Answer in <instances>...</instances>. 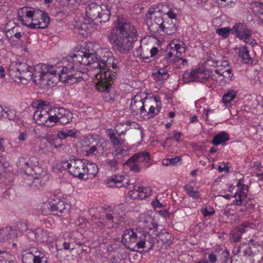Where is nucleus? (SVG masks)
<instances>
[{
  "label": "nucleus",
  "mask_w": 263,
  "mask_h": 263,
  "mask_svg": "<svg viewBox=\"0 0 263 263\" xmlns=\"http://www.w3.org/2000/svg\"><path fill=\"white\" fill-rule=\"evenodd\" d=\"M135 234V229L129 228L126 229L122 236V242L129 249L132 250V245L134 241Z\"/></svg>",
  "instance_id": "20"
},
{
  "label": "nucleus",
  "mask_w": 263,
  "mask_h": 263,
  "mask_svg": "<svg viewBox=\"0 0 263 263\" xmlns=\"http://www.w3.org/2000/svg\"><path fill=\"white\" fill-rule=\"evenodd\" d=\"M83 51H85V55L88 57L90 60L89 61L92 64V68H99L101 69L103 68L102 71H103V73L102 72L101 77L103 76L104 79H106V78L114 79L115 77L116 73L114 72L112 73L108 70L109 65H110V62H109L108 60H105V58L99 60L97 57L96 51L93 48V44L92 43L87 44L84 48Z\"/></svg>",
  "instance_id": "3"
},
{
  "label": "nucleus",
  "mask_w": 263,
  "mask_h": 263,
  "mask_svg": "<svg viewBox=\"0 0 263 263\" xmlns=\"http://www.w3.org/2000/svg\"><path fill=\"white\" fill-rule=\"evenodd\" d=\"M183 79L185 83L196 81V70L185 71L183 74Z\"/></svg>",
  "instance_id": "40"
},
{
  "label": "nucleus",
  "mask_w": 263,
  "mask_h": 263,
  "mask_svg": "<svg viewBox=\"0 0 263 263\" xmlns=\"http://www.w3.org/2000/svg\"><path fill=\"white\" fill-rule=\"evenodd\" d=\"M243 254L249 256L252 254V251L250 246H248L246 247L243 250Z\"/></svg>",
  "instance_id": "64"
},
{
  "label": "nucleus",
  "mask_w": 263,
  "mask_h": 263,
  "mask_svg": "<svg viewBox=\"0 0 263 263\" xmlns=\"http://www.w3.org/2000/svg\"><path fill=\"white\" fill-rule=\"evenodd\" d=\"M124 164L130 165V170L131 171H133L135 172H138L140 171V167H139V165L138 164H136L135 162H130L128 164H126L125 162Z\"/></svg>",
  "instance_id": "58"
},
{
  "label": "nucleus",
  "mask_w": 263,
  "mask_h": 263,
  "mask_svg": "<svg viewBox=\"0 0 263 263\" xmlns=\"http://www.w3.org/2000/svg\"><path fill=\"white\" fill-rule=\"evenodd\" d=\"M47 118L46 124L47 127H52L55 123H59L58 116L55 112L52 110V108L50 109Z\"/></svg>",
  "instance_id": "34"
},
{
  "label": "nucleus",
  "mask_w": 263,
  "mask_h": 263,
  "mask_svg": "<svg viewBox=\"0 0 263 263\" xmlns=\"http://www.w3.org/2000/svg\"><path fill=\"white\" fill-rule=\"evenodd\" d=\"M88 17L87 16L83 19V22L80 23L78 25V28H76V29H81L82 31H88L90 30L92 28V24H94V21H90Z\"/></svg>",
  "instance_id": "37"
},
{
  "label": "nucleus",
  "mask_w": 263,
  "mask_h": 263,
  "mask_svg": "<svg viewBox=\"0 0 263 263\" xmlns=\"http://www.w3.org/2000/svg\"><path fill=\"white\" fill-rule=\"evenodd\" d=\"M18 164V166L24 170L25 174L28 175H31L32 174L34 168L31 166L28 160L24 158H21L19 159Z\"/></svg>",
  "instance_id": "33"
},
{
  "label": "nucleus",
  "mask_w": 263,
  "mask_h": 263,
  "mask_svg": "<svg viewBox=\"0 0 263 263\" xmlns=\"http://www.w3.org/2000/svg\"><path fill=\"white\" fill-rule=\"evenodd\" d=\"M29 238L34 237L36 241L40 242H46L49 240V233L47 230L39 228L34 231L29 230L28 232Z\"/></svg>",
  "instance_id": "18"
},
{
  "label": "nucleus",
  "mask_w": 263,
  "mask_h": 263,
  "mask_svg": "<svg viewBox=\"0 0 263 263\" xmlns=\"http://www.w3.org/2000/svg\"><path fill=\"white\" fill-rule=\"evenodd\" d=\"M52 110L58 116L59 122L62 124H66L71 121L73 118L72 113L63 107H54Z\"/></svg>",
  "instance_id": "16"
},
{
  "label": "nucleus",
  "mask_w": 263,
  "mask_h": 263,
  "mask_svg": "<svg viewBox=\"0 0 263 263\" xmlns=\"http://www.w3.org/2000/svg\"><path fill=\"white\" fill-rule=\"evenodd\" d=\"M151 160V156L149 153L147 152H140L135 154L126 162V164H128L130 162H135L137 161L140 162H148Z\"/></svg>",
  "instance_id": "25"
},
{
  "label": "nucleus",
  "mask_w": 263,
  "mask_h": 263,
  "mask_svg": "<svg viewBox=\"0 0 263 263\" xmlns=\"http://www.w3.org/2000/svg\"><path fill=\"white\" fill-rule=\"evenodd\" d=\"M69 205L66 204L63 201L51 199L44 202L42 205V211L43 215L52 214L54 216H62L68 213Z\"/></svg>",
  "instance_id": "5"
},
{
  "label": "nucleus",
  "mask_w": 263,
  "mask_h": 263,
  "mask_svg": "<svg viewBox=\"0 0 263 263\" xmlns=\"http://www.w3.org/2000/svg\"><path fill=\"white\" fill-rule=\"evenodd\" d=\"M159 6L155 5L151 7L145 16V20L147 25H152L153 15H159L160 10L158 9Z\"/></svg>",
  "instance_id": "29"
},
{
  "label": "nucleus",
  "mask_w": 263,
  "mask_h": 263,
  "mask_svg": "<svg viewBox=\"0 0 263 263\" xmlns=\"http://www.w3.org/2000/svg\"><path fill=\"white\" fill-rule=\"evenodd\" d=\"M171 235L168 233H161L159 235V239L163 243H168L171 240Z\"/></svg>",
  "instance_id": "50"
},
{
  "label": "nucleus",
  "mask_w": 263,
  "mask_h": 263,
  "mask_svg": "<svg viewBox=\"0 0 263 263\" xmlns=\"http://www.w3.org/2000/svg\"><path fill=\"white\" fill-rule=\"evenodd\" d=\"M28 161L33 168L34 167L37 166L39 163L38 158L34 156H31Z\"/></svg>",
  "instance_id": "56"
},
{
  "label": "nucleus",
  "mask_w": 263,
  "mask_h": 263,
  "mask_svg": "<svg viewBox=\"0 0 263 263\" xmlns=\"http://www.w3.org/2000/svg\"><path fill=\"white\" fill-rule=\"evenodd\" d=\"M230 31H232V29H230L228 27L218 28L216 30V32L219 35L223 37L226 38L229 35Z\"/></svg>",
  "instance_id": "49"
},
{
  "label": "nucleus",
  "mask_w": 263,
  "mask_h": 263,
  "mask_svg": "<svg viewBox=\"0 0 263 263\" xmlns=\"http://www.w3.org/2000/svg\"><path fill=\"white\" fill-rule=\"evenodd\" d=\"M78 130L76 129L60 130L57 133V137L60 139H65L69 137L76 138L77 137Z\"/></svg>",
  "instance_id": "31"
},
{
  "label": "nucleus",
  "mask_w": 263,
  "mask_h": 263,
  "mask_svg": "<svg viewBox=\"0 0 263 263\" xmlns=\"http://www.w3.org/2000/svg\"><path fill=\"white\" fill-rule=\"evenodd\" d=\"M252 33V31L248 29L247 25L243 23H237L232 28V34H236V36L239 39L252 46H255L257 43L254 39L251 37Z\"/></svg>",
  "instance_id": "8"
},
{
  "label": "nucleus",
  "mask_w": 263,
  "mask_h": 263,
  "mask_svg": "<svg viewBox=\"0 0 263 263\" xmlns=\"http://www.w3.org/2000/svg\"><path fill=\"white\" fill-rule=\"evenodd\" d=\"M86 16L90 21H94V24L99 25L102 22L108 21L110 16V11L105 5H98L96 3L89 4L86 11Z\"/></svg>",
  "instance_id": "4"
},
{
  "label": "nucleus",
  "mask_w": 263,
  "mask_h": 263,
  "mask_svg": "<svg viewBox=\"0 0 263 263\" xmlns=\"http://www.w3.org/2000/svg\"><path fill=\"white\" fill-rule=\"evenodd\" d=\"M6 114V118L10 120L14 119L16 117V111L13 109H8L7 110L3 111Z\"/></svg>",
  "instance_id": "52"
},
{
  "label": "nucleus",
  "mask_w": 263,
  "mask_h": 263,
  "mask_svg": "<svg viewBox=\"0 0 263 263\" xmlns=\"http://www.w3.org/2000/svg\"><path fill=\"white\" fill-rule=\"evenodd\" d=\"M148 106V102L144 101L142 93H137L131 100L130 110L136 114H142L146 112L145 106Z\"/></svg>",
  "instance_id": "10"
},
{
  "label": "nucleus",
  "mask_w": 263,
  "mask_h": 263,
  "mask_svg": "<svg viewBox=\"0 0 263 263\" xmlns=\"http://www.w3.org/2000/svg\"><path fill=\"white\" fill-rule=\"evenodd\" d=\"M230 139L229 134L226 132H221L215 135L212 140V143L215 145H218Z\"/></svg>",
  "instance_id": "28"
},
{
  "label": "nucleus",
  "mask_w": 263,
  "mask_h": 263,
  "mask_svg": "<svg viewBox=\"0 0 263 263\" xmlns=\"http://www.w3.org/2000/svg\"><path fill=\"white\" fill-rule=\"evenodd\" d=\"M170 48H173L175 52V57H178V55H181L182 52L185 51V48L183 47H181L179 44H175L174 43H171L170 44Z\"/></svg>",
  "instance_id": "46"
},
{
  "label": "nucleus",
  "mask_w": 263,
  "mask_h": 263,
  "mask_svg": "<svg viewBox=\"0 0 263 263\" xmlns=\"http://www.w3.org/2000/svg\"><path fill=\"white\" fill-rule=\"evenodd\" d=\"M28 257H29L30 259L32 260L34 262H40L41 260L44 259L45 257L43 252L34 247L23 251L22 262L24 263L28 262Z\"/></svg>",
  "instance_id": "13"
},
{
  "label": "nucleus",
  "mask_w": 263,
  "mask_h": 263,
  "mask_svg": "<svg viewBox=\"0 0 263 263\" xmlns=\"http://www.w3.org/2000/svg\"><path fill=\"white\" fill-rule=\"evenodd\" d=\"M236 186L239 188V190L235 193L234 197L236 198V204L239 205L247 198L248 190V186L243 184V178L238 180Z\"/></svg>",
  "instance_id": "17"
},
{
  "label": "nucleus",
  "mask_w": 263,
  "mask_h": 263,
  "mask_svg": "<svg viewBox=\"0 0 263 263\" xmlns=\"http://www.w3.org/2000/svg\"><path fill=\"white\" fill-rule=\"evenodd\" d=\"M236 96L234 91L232 90L225 93L222 97L223 102L226 104L230 103Z\"/></svg>",
  "instance_id": "45"
},
{
  "label": "nucleus",
  "mask_w": 263,
  "mask_h": 263,
  "mask_svg": "<svg viewBox=\"0 0 263 263\" xmlns=\"http://www.w3.org/2000/svg\"><path fill=\"white\" fill-rule=\"evenodd\" d=\"M232 71L231 68H228L223 71L222 77L224 78L231 79L232 77Z\"/></svg>",
  "instance_id": "59"
},
{
  "label": "nucleus",
  "mask_w": 263,
  "mask_h": 263,
  "mask_svg": "<svg viewBox=\"0 0 263 263\" xmlns=\"http://www.w3.org/2000/svg\"><path fill=\"white\" fill-rule=\"evenodd\" d=\"M124 152V150L123 148H117L115 151L112 152V156L114 157H118L119 159L122 161L123 157V153Z\"/></svg>",
  "instance_id": "54"
},
{
  "label": "nucleus",
  "mask_w": 263,
  "mask_h": 263,
  "mask_svg": "<svg viewBox=\"0 0 263 263\" xmlns=\"http://www.w3.org/2000/svg\"><path fill=\"white\" fill-rule=\"evenodd\" d=\"M134 190L137 193V195L135 198L144 199L150 196L152 193V189L150 186H144L143 185H134Z\"/></svg>",
  "instance_id": "23"
},
{
  "label": "nucleus",
  "mask_w": 263,
  "mask_h": 263,
  "mask_svg": "<svg viewBox=\"0 0 263 263\" xmlns=\"http://www.w3.org/2000/svg\"><path fill=\"white\" fill-rule=\"evenodd\" d=\"M122 160L119 159L118 157H114L112 159H107L105 160V163L108 164L111 169L116 170L118 165L122 162Z\"/></svg>",
  "instance_id": "43"
},
{
  "label": "nucleus",
  "mask_w": 263,
  "mask_h": 263,
  "mask_svg": "<svg viewBox=\"0 0 263 263\" xmlns=\"http://www.w3.org/2000/svg\"><path fill=\"white\" fill-rule=\"evenodd\" d=\"M125 177L122 175H114L110 178L108 184L110 187L119 188L124 186L125 183L126 184H129L128 182H125Z\"/></svg>",
  "instance_id": "26"
},
{
  "label": "nucleus",
  "mask_w": 263,
  "mask_h": 263,
  "mask_svg": "<svg viewBox=\"0 0 263 263\" xmlns=\"http://www.w3.org/2000/svg\"><path fill=\"white\" fill-rule=\"evenodd\" d=\"M138 36L136 27L126 18L118 16L108 39L116 52L124 54L129 53L133 49Z\"/></svg>",
  "instance_id": "1"
},
{
  "label": "nucleus",
  "mask_w": 263,
  "mask_h": 263,
  "mask_svg": "<svg viewBox=\"0 0 263 263\" xmlns=\"http://www.w3.org/2000/svg\"><path fill=\"white\" fill-rule=\"evenodd\" d=\"M97 149L98 154H102L107 150V142L104 139L99 140L95 144Z\"/></svg>",
  "instance_id": "42"
},
{
  "label": "nucleus",
  "mask_w": 263,
  "mask_h": 263,
  "mask_svg": "<svg viewBox=\"0 0 263 263\" xmlns=\"http://www.w3.org/2000/svg\"><path fill=\"white\" fill-rule=\"evenodd\" d=\"M210 77L208 71L197 69L196 70V81L203 82Z\"/></svg>",
  "instance_id": "39"
},
{
  "label": "nucleus",
  "mask_w": 263,
  "mask_h": 263,
  "mask_svg": "<svg viewBox=\"0 0 263 263\" xmlns=\"http://www.w3.org/2000/svg\"><path fill=\"white\" fill-rule=\"evenodd\" d=\"M106 135L109 137L110 142L114 146H119L121 145L124 141L121 138L116 136V134L112 129H108L106 131Z\"/></svg>",
  "instance_id": "30"
},
{
  "label": "nucleus",
  "mask_w": 263,
  "mask_h": 263,
  "mask_svg": "<svg viewBox=\"0 0 263 263\" xmlns=\"http://www.w3.org/2000/svg\"><path fill=\"white\" fill-rule=\"evenodd\" d=\"M148 236L149 233L147 232L142 230L141 228H136L134 241L132 245V249L136 250L145 248L146 237Z\"/></svg>",
  "instance_id": "12"
},
{
  "label": "nucleus",
  "mask_w": 263,
  "mask_h": 263,
  "mask_svg": "<svg viewBox=\"0 0 263 263\" xmlns=\"http://www.w3.org/2000/svg\"><path fill=\"white\" fill-rule=\"evenodd\" d=\"M76 162V159L70 160V162H68L66 161L64 163L63 167L65 169H68L69 170V172L71 174V168H72L73 165L74 163Z\"/></svg>",
  "instance_id": "57"
},
{
  "label": "nucleus",
  "mask_w": 263,
  "mask_h": 263,
  "mask_svg": "<svg viewBox=\"0 0 263 263\" xmlns=\"http://www.w3.org/2000/svg\"><path fill=\"white\" fill-rule=\"evenodd\" d=\"M29 67L26 63L12 62L9 67V74L15 82H17V78H20L21 74L29 69Z\"/></svg>",
  "instance_id": "11"
},
{
  "label": "nucleus",
  "mask_w": 263,
  "mask_h": 263,
  "mask_svg": "<svg viewBox=\"0 0 263 263\" xmlns=\"http://www.w3.org/2000/svg\"><path fill=\"white\" fill-rule=\"evenodd\" d=\"M63 247L65 250H73L74 249L73 245H72L70 242H66V241L63 242Z\"/></svg>",
  "instance_id": "60"
},
{
  "label": "nucleus",
  "mask_w": 263,
  "mask_h": 263,
  "mask_svg": "<svg viewBox=\"0 0 263 263\" xmlns=\"http://www.w3.org/2000/svg\"><path fill=\"white\" fill-rule=\"evenodd\" d=\"M132 121L130 120H127L124 122H122V123H120L119 124H118V125H117L116 127V131L117 132V133H118V136L119 137H121V136L122 135H123L125 134V132L126 130H127V129L126 128H125V131L124 130H121L120 131V127L121 126H122L123 127L125 125H126V126H130L132 124Z\"/></svg>",
  "instance_id": "48"
},
{
  "label": "nucleus",
  "mask_w": 263,
  "mask_h": 263,
  "mask_svg": "<svg viewBox=\"0 0 263 263\" xmlns=\"http://www.w3.org/2000/svg\"><path fill=\"white\" fill-rule=\"evenodd\" d=\"M172 23L167 24L166 25L164 24V28L161 29V30L163 31L164 33H167L168 35H171L174 33L176 30L177 27L176 25V24L171 20Z\"/></svg>",
  "instance_id": "41"
},
{
  "label": "nucleus",
  "mask_w": 263,
  "mask_h": 263,
  "mask_svg": "<svg viewBox=\"0 0 263 263\" xmlns=\"http://www.w3.org/2000/svg\"><path fill=\"white\" fill-rule=\"evenodd\" d=\"M106 60H108L109 62H110V65L109 67V69L110 72L112 73L114 72L116 73L115 77L114 79H111L110 78H106V79H104L103 76L101 77V74L102 72L103 73V71H102L103 68H97L98 70H99V73H98L96 76L97 79L99 80L97 83L96 87L97 89L100 91L102 92L108 93L111 89V83L114 80H115L117 76V70L118 66L117 64L114 63V62L111 63V59H107Z\"/></svg>",
  "instance_id": "6"
},
{
  "label": "nucleus",
  "mask_w": 263,
  "mask_h": 263,
  "mask_svg": "<svg viewBox=\"0 0 263 263\" xmlns=\"http://www.w3.org/2000/svg\"><path fill=\"white\" fill-rule=\"evenodd\" d=\"M180 160L179 156H176L174 158H168L170 165H175Z\"/></svg>",
  "instance_id": "62"
},
{
  "label": "nucleus",
  "mask_w": 263,
  "mask_h": 263,
  "mask_svg": "<svg viewBox=\"0 0 263 263\" xmlns=\"http://www.w3.org/2000/svg\"><path fill=\"white\" fill-rule=\"evenodd\" d=\"M44 184V181L41 178H34L30 184V186L33 189H40L42 188Z\"/></svg>",
  "instance_id": "47"
},
{
  "label": "nucleus",
  "mask_w": 263,
  "mask_h": 263,
  "mask_svg": "<svg viewBox=\"0 0 263 263\" xmlns=\"http://www.w3.org/2000/svg\"><path fill=\"white\" fill-rule=\"evenodd\" d=\"M98 167L97 164L89 162L86 160L84 180L94 178L98 173Z\"/></svg>",
  "instance_id": "24"
},
{
  "label": "nucleus",
  "mask_w": 263,
  "mask_h": 263,
  "mask_svg": "<svg viewBox=\"0 0 263 263\" xmlns=\"http://www.w3.org/2000/svg\"><path fill=\"white\" fill-rule=\"evenodd\" d=\"M249 227V223L246 222L235 227L230 233V239L231 241L234 242L240 241L242 234L246 232V229Z\"/></svg>",
  "instance_id": "19"
},
{
  "label": "nucleus",
  "mask_w": 263,
  "mask_h": 263,
  "mask_svg": "<svg viewBox=\"0 0 263 263\" xmlns=\"http://www.w3.org/2000/svg\"><path fill=\"white\" fill-rule=\"evenodd\" d=\"M16 232L11 227H6L0 230V242H9L16 237Z\"/></svg>",
  "instance_id": "21"
},
{
  "label": "nucleus",
  "mask_w": 263,
  "mask_h": 263,
  "mask_svg": "<svg viewBox=\"0 0 263 263\" xmlns=\"http://www.w3.org/2000/svg\"><path fill=\"white\" fill-rule=\"evenodd\" d=\"M88 57L85 55L83 50H79L76 53L69 55L65 58L64 61L66 62L62 68L59 66L58 71L53 72H61L60 81L65 83L72 85L74 83L84 80V73L79 68L80 65L92 66Z\"/></svg>",
  "instance_id": "2"
},
{
  "label": "nucleus",
  "mask_w": 263,
  "mask_h": 263,
  "mask_svg": "<svg viewBox=\"0 0 263 263\" xmlns=\"http://www.w3.org/2000/svg\"><path fill=\"white\" fill-rule=\"evenodd\" d=\"M201 211L204 217L211 216L214 213L213 209L210 207H205L204 208H202Z\"/></svg>",
  "instance_id": "53"
},
{
  "label": "nucleus",
  "mask_w": 263,
  "mask_h": 263,
  "mask_svg": "<svg viewBox=\"0 0 263 263\" xmlns=\"http://www.w3.org/2000/svg\"><path fill=\"white\" fill-rule=\"evenodd\" d=\"M154 100L156 105V107H155L154 105H151V106H149L148 110H146V112L152 117L157 115L160 112L161 108V102L159 99L157 97H154Z\"/></svg>",
  "instance_id": "32"
},
{
  "label": "nucleus",
  "mask_w": 263,
  "mask_h": 263,
  "mask_svg": "<svg viewBox=\"0 0 263 263\" xmlns=\"http://www.w3.org/2000/svg\"><path fill=\"white\" fill-rule=\"evenodd\" d=\"M238 55L242 59V61L246 64H252L253 60L249 54L248 47L243 46L239 48Z\"/></svg>",
  "instance_id": "27"
},
{
  "label": "nucleus",
  "mask_w": 263,
  "mask_h": 263,
  "mask_svg": "<svg viewBox=\"0 0 263 263\" xmlns=\"http://www.w3.org/2000/svg\"><path fill=\"white\" fill-rule=\"evenodd\" d=\"M59 69V66L57 65H46L44 64L42 66L41 70L39 72L33 73V81L36 84L40 82L43 83L49 80V76L53 75L55 77L58 76L60 80L61 72H53V71H58Z\"/></svg>",
  "instance_id": "7"
},
{
  "label": "nucleus",
  "mask_w": 263,
  "mask_h": 263,
  "mask_svg": "<svg viewBox=\"0 0 263 263\" xmlns=\"http://www.w3.org/2000/svg\"><path fill=\"white\" fill-rule=\"evenodd\" d=\"M173 55L175 56V50L173 48H170V50L167 53V57H165L167 61H171V58L173 57Z\"/></svg>",
  "instance_id": "61"
},
{
  "label": "nucleus",
  "mask_w": 263,
  "mask_h": 263,
  "mask_svg": "<svg viewBox=\"0 0 263 263\" xmlns=\"http://www.w3.org/2000/svg\"><path fill=\"white\" fill-rule=\"evenodd\" d=\"M95 152H97V149L96 145H94L86 151V155L90 156L93 154Z\"/></svg>",
  "instance_id": "63"
},
{
  "label": "nucleus",
  "mask_w": 263,
  "mask_h": 263,
  "mask_svg": "<svg viewBox=\"0 0 263 263\" xmlns=\"http://www.w3.org/2000/svg\"><path fill=\"white\" fill-rule=\"evenodd\" d=\"M39 16H41L40 20L37 21V28L39 29H44L46 28L50 22V18L48 14L43 11V14H41L39 15Z\"/></svg>",
  "instance_id": "35"
},
{
  "label": "nucleus",
  "mask_w": 263,
  "mask_h": 263,
  "mask_svg": "<svg viewBox=\"0 0 263 263\" xmlns=\"http://www.w3.org/2000/svg\"><path fill=\"white\" fill-rule=\"evenodd\" d=\"M86 160L84 159H76V162L72 164L71 174L74 177L80 179H84Z\"/></svg>",
  "instance_id": "15"
},
{
  "label": "nucleus",
  "mask_w": 263,
  "mask_h": 263,
  "mask_svg": "<svg viewBox=\"0 0 263 263\" xmlns=\"http://www.w3.org/2000/svg\"><path fill=\"white\" fill-rule=\"evenodd\" d=\"M230 256V252L227 249H225L223 251L219 256L220 259L221 260V263H227Z\"/></svg>",
  "instance_id": "51"
},
{
  "label": "nucleus",
  "mask_w": 263,
  "mask_h": 263,
  "mask_svg": "<svg viewBox=\"0 0 263 263\" xmlns=\"http://www.w3.org/2000/svg\"><path fill=\"white\" fill-rule=\"evenodd\" d=\"M105 219L111 223L119 225L124 220L123 214L120 215L116 210L109 211L105 215Z\"/></svg>",
  "instance_id": "22"
},
{
  "label": "nucleus",
  "mask_w": 263,
  "mask_h": 263,
  "mask_svg": "<svg viewBox=\"0 0 263 263\" xmlns=\"http://www.w3.org/2000/svg\"><path fill=\"white\" fill-rule=\"evenodd\" d=\"M154 79L156 81H164L169 78V74L167 71L164 68H162L157 70L153 74Z\"/></svg>",
  "instance_id": "36"
},
{
  "label": "nucleus",
  "mask_w": 263,
  "mask_h": 263,
  "mask_svg": "<svg viewBox=\"0 0 263 263\" xmlns=\"http://www.w3.org/2000/svg\"><path fill=\"white\" fill-rule=\"evenodd\" d=\"M184 191L189 196L193 198L194 199H197L199 197V192L194 190L193 187L191 185H186L184 186Z\"/></svg>",
  "instance_id": "44"
},
{
  "label": "nucleus",
  "mask_w": 263,
  "mask_h": 263,
  "mask_svg": "<svg viewBox=\"0 0 263 263\" xmlns=\"http://www.w3.org/2000/svg\"><path fill=\"white\" fill-rule=\"evenodd\" d=\"M155 19L154 20V22L155 24L159 26V27L160 28V30L161 29H164L165 28L164 24H163V22L162 21L161 17L159 15H157L155 16Z\"/></svg>",
  "instance_id": "55"
},
{
  "label": "nucleus",
  "mask_w": 263,
  "mask_h": 263,
  "mask_svg": "<svg viewBox=\"0 0 263 263\" xmlns=\"http://www.w3.org/2000/svg\"><path fill=\"white\" fill-rule=\"evenodd\" d=\"M42 104V105L41 104H39L37 110L34 113L33 119L37 124L46 126L50 108L48 106H44V103Z\"/></svg>",
  "instance_id": "14"
},
{
  "label": "nucleus",
  "mask_w": 263,
  "mask_h": 263,
  "mask_svg": "<svg viewBox=\"0 0 263 263\" xmlns=\"http://www.w3.org/2000/svg\"><path fill=\"white\" fill-rule=\"evenodd\" d=\"M32 69L33 68L31 66L29 67V69L26 70L21 74L20 78H17V82L25 83L27 81L33 79L34 74L32 72Z\"/></svg>",
  "instance_id": "38"
},
{
  "label": "nucleus",
  "mask_w": 263,
  "mask_h": 263,
  "mask_svg": "<svg viewBox=\"0 0 263 263\" xmlns=\"http://www.w3.org/2000/svg\"><path fill=\"white\" fill-rule=\"evenodd\" d=\"M41 14H43L42 10H34L32 8L24 7L21 8L17 12L18 20L21 22L22 25H27L26 21L24 20V17L31 18L32 21H35Z\"/></svg>",
  "instance_id": "9"
}]
</instances>
